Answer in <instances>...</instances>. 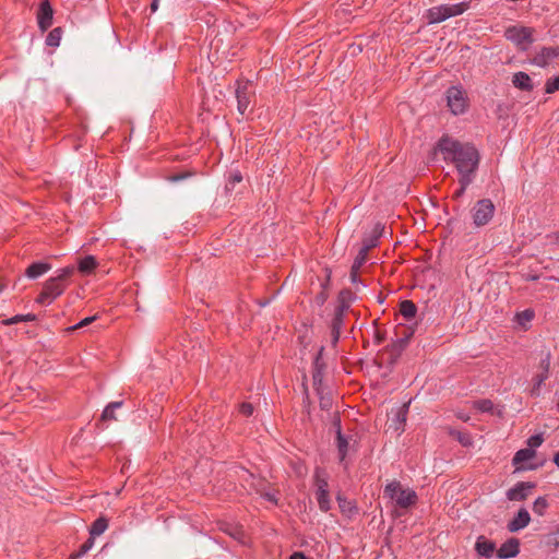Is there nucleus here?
I'll use <instances>...</instances> for the list:
<instances>
[{"label":"nucleus","instance_id":"3c124183","mask_svg":"<svg viewBox=\"0 0 559 559\" xmlns=\"http://www.w3.org/2000/svg\"><path fill=\"white\" fill-rule=\"evenodd\" d=\"M554 462L559 467V452L555 455Z\"/></svg>","mask_w":559,"mask_h":559},{"label":"nucleus","instance_id":"dca6fc26","mask_svg":"<svg viewBox=\"0 0 559 559\" xmlns=\"http://www.w3.org/2000/svg\"><path fill=\"white\" fill-rule=\"evenodd\" d=\"M536 455L533 449H521L513 456L512 463L516 466V469H534L535 466H525L524 463L532 460Z\"/></svg>","mask_w":559,"mask_h":559},{"label":"nucleus","instance_id":"a18cd8bd","mask_svg":"<svg viewBox=\"0 0 559 559\" xmlns=\"http://www.w3.org/2000/svg\"><path fill=\"white\" fill-rule=\"evenodd\" d=\"M158 2H159V0H153L152 1L151 5H150L152 12H156L157 11Z\"/></svg>","mask_w":559,"mask_h":559},{"label":"nucleus","instance_id":"9d476101","mask_svg":"<svg viewBox=\"0 0 559 559\" xmlns=\"http://www.w3.org/2000/svg\"><path fill=\"white\" fill-rule=\"evenodd\" d=\"M53 19V10L50 5L49 0H40L39 9L37 13L38 27L41 32L47 31Z\"/></svg>","mask_w":559,"mask_h":559},{"label":"nucleus","instance_id":"9b49d317","mask_svg":"<svg viewBox=\"0 0 559 559\" xmlns=\"http://www.w3.org/2000/svg\"><path fill=\"white\" fill-rule=\"evenodd\" d=\"M316 486H317V500L320 509L323 512L330 510V499H329V490H328V481L324 477L321 476L320 473H317L316 477Z\"/></svg>","mask_w":559,"mask_h":559},{"label":"nucleus","instance_id":"7c9ffc66","mask_svg":"<svg viewBox=\"0 0 559 559\" xmlns=\"http://www.w3.org/2000/svg\"><path fill=\"white\" fill-rule=\"evenodd\" d=\"M36 320V316L33 314V313H27V314H16L10 319L7 320V324H16L19 322H23V321H34Z\"/></svg>","mask_w":559,"mask_h":559},{"label":"nucleus","instance_id":"39448f33","mask_svg":"<svg viewBox=\"0 0 559 559\" xmlns=\"http://www.w3.org/2000/svg\"><path fill=\"white\" fill-rule=\"evenodd\" d=\"M506 37L522 50L527 49L534 40L533 29L524 26H511L507 28Z\"/></svg>","mask_w":559,"mask_h":559},{"label":"nucleus","instance_id":"473e14b6","mask_svg":"<svg viewBox=\"0 0 559 559\" xmlns=\"http://www.w3.org/2000/svg\"><path fill=\"white\" fill-rule=\"evenodd\" d=\"M559 90V75L555 79L548 80L546 83V93L551 94Z\"/></svg>","mask_w":559,"mask_h":559},{"label":"nucleus","instance_id":"1a4fd4ad","mask_svg":"<svg viewBox=\"0 0 559 559\" xmlns=\"http://www.w3.org/2000/svg\"><path fill=\"white\" fill-rule=\"evenodd\" d=\"M252 94L250 82H237L236 98H237V110L240 116L245 117L249 110L250 96Z\"/></svg>","mask_w":559,"mask_h":559},{"label":"nucleus","instance_id":"20e7f679","mask_svg":"<svg viewBox=\"0 0 559 559\" xmlns=\"http://www.w3.org/2000/svg\"><path fill=\"white\" fill-rule=\"evenodd\" d=\"M66 289V284L58 282L52 276L44 283L41 293L35 299V302L41 306H49L56 298L61 296Z\"/></svg>","mask_w":559,"mask_h":559},{"label":"nucleus","instance_id":"f3484780","mask_svg":"<svg viewBox=\"0 0 559 559\" xmlns=\"http://www.w3.org/2000/svg\"><path fill=\"white\" fill-rule=\"evenodd\" d=\"M531 516L526 509H520L516 516L508 524L510 532H518L530 524Z\"/></svg>","mask_w":559,"mask_h":559},{"label":"nucleus","instance_id":"423d86ee","mask_svg":"<svg viewBox=\"0 0 559 559\" xmlns=\"http://www.w3.org/2000/svg\"><path fill=\"white\" fill-rule=\"evenodd\" d=\"M495 213V205L489 199L479 200L472 209L473 222L477 227L490 222Z\"/></svg>","mask_w":559,"mask_h":559},{"label":"nucleus","instance_id":"5fc2aeb1","mask_svg":"<svg viewBox=\"0 0 559 559\" xmlns=\"http://www.w3.org/2000/svg\"><path fill=\"white\" fill-rule=\"evenodd\" d=\"M556 535L559 537V531L556 533Z\"/></svg>","mask_w":559,"mask_h":559},{"label":"nucleus","instance_id":"a211bd4d","mask_svg":"<svg viewBox=\"0 0 559 559\" xmlns=\"http://www.w3.org/2000/svg\"><path fill=\"white\" fill-rule=\"evenodd\" d=\"M519 540L515 538L507 540L499 548L498 557L503 559L515 557L519 554Z\"/></svg>","mask_w":559,"mask_h":559},{"label":"nucleus","instance_id":"5701e85b","mask_svg":"<svg viewBox=\"0 0 559 559\" xmlns=\"http://www.w3.org/2000/svg\"><path fill=\"white\" fill-rule=\"evenodd\" d=\"M107 527H108V521L106 518L100 516V518L96 519L90 528L91 537L93 538L95 536L102 535L106 531Z\"/></svg>","mask_w":559,"mask_h":559},{"label":"nucleus","instance_id":"2eb2a0df","mask_svg":"<svg viewBox=\"0 0 559 559\" xmlns=\"http://www.w3.org/2000/svg\"><path fill=\"white\" fill-rule=\"evenodd\" d=\"M376 245V241L372 240L370 243L365 245L361 250L359 251L358 255L356 257L352 270H350V280L353 283H357L358 281V271L360 266L365 263L367 259V252L370 248H372Z\"/></svg>","mask_w":559,"mask_h":559},{"label":"nucleus","instance_id":"c9c22d12","mask_svg":"<svg viewBox=\"0 0 559 559\" xmlns=\"http://www.w3.org/2000/svg\"><path fill=\"white\" fill-rule=\"evenodd\" d=\"M239 412L246 416V417H250L253 412H254V408H253V405L251 403H242L239 407Z\"/></svg>","mask_w":559,"mask_h":559},{"label":"nucleus","instance_id":"4468645a","mask_svg":"<svg viewBox=\"0 0 559 559\" xmlns=\"http://www.w3.org/2000/svg\"><path fill=\"white\" fill-rule=\"evenodd\" d=\"M52 265L46 261H36L29 264L25 270V276L28 280H37L48 271H50Z\"/></svg>","mask_w":559,"mask_h":559},{"label":"nucleus","instance_id":"6ab92c4d","mask_svg":"<svg viewBox=\"0 0 559 559\" xmlns=\"http://www.w3.org/2000/svg\"><path fill=\"white\" fill-rule=\"evenodd\" d=\"M333 426L336 428V438H337V449L341 461H343L347 454L349 441L342 435L341 431V423L338 418H335L333 421Z\"/></svg>","mask_w":559,"mask_h":559},{"label":"nucleus","instance_id":"49530a36","mask_svg":"<svg viewBox=\"0 0 559 559\" xmlns=\"http://www.w3.org/2000/svg\"><path fill=\"white\" fill-rule=\"evenodd\" d=\"M320 404H321V406H322L323 408H326V407H329V406H330L331 402H330V400H329V399H324V397H322V399H321V403H320Z\"/></svg>","mask_w":559,"mask_h":559},{"label":"nucleus","instance_id":"864d4df0","mask_svg":"<svg viewBox=\"0 0 559 559\" xmlns=\"http://www.w3.org/2000/svg\"><path fill=\"white\" fill-rule=\"evenodd\" d=\"M3 286L0 287V293L2 292Z\"/></svg>","mask_w":559,"mask_h":559},{"label":"nucleus","instance_id":"4be33fe9","mask_svg":"<svg viewBox=\"0 0 559 559\" xmlns=\"http://www.w3.org/2000/svg\"><path fill=\"white\" fill-rule=\"evenodd\" d=\"M407 343H408V336H405V337H402V338L397 340L396 342H394L390 346V348H388V352L391 356L392 362L401 355V353L406 347Z\"/></svg>","mask_w":559,"mask_h":559},{"label":"nucleus","instance_id":"a19ab883","mask_svg":"<svg viewBox=\"0 0 559 559\" xmlns=\"http://www.w3.org/2000/svg\"><path fill=\"white\" fill-rule=\"evenodd\" d=\"M549 365H550V355L548 353L546 355V358L542 360V367L545 371L544 373H548Z\"/></svg>","mask_w":559,"mask_h":559},{"label":"nucleus","instance_id":"f8f14e48","mask_svg":"<svg viewBox=\"0 0 559 559\" xmlns=\"http://www.w3.org/2000/svg\"><path fill=\"white\" fill-rule=\"evenodd\" d=\"M534 485L531 483H519L513 488H510L507 491V498L510 501H522L527 498L531 489H533Z\"/></svg>","mask_w":559,"mask_h":559},{"label":"nucleus","instance_id":"ea45409f","mask_svg":"<svg viewBox=\"0 0 559 559\" xmlns=\"http://www.w3.org/2000/svg\"><path fill=\"white\" fill-rule=\"evenodd\" d=\"M342 325V311H340L335 319H334V322H333V330L334 331H338V329L341 328Z\"/></svg>","mask_w":559,"mask_h":559},{"label":"nucleus","instance_id":"0eeeda50","mask_svg":"<svg viewBox=\"0 0 559 559\" xmlns=\"http://www.w3.org/2000/svg\"><path fill=\"white\" fill-rule=\"evenodd\" d=\"M447 100L450 110L454 115L463 114L467 107V98L465 92L457 86H452L448 90Z\"/></svg>","mask_w":559,"mask_h":559},{"label":"nucleus","instance_id":"603ef678","mask_svg":"<svg viewBox=\"0 0 559 559\" xmlns=\"http://www.w3.org/2000/svg\"><path fill=\"white\" fill-rule=\"evenodd\" d=\"M496 414H497V415H499V416H501V414H502V413H501V411H500V409H498V411L496 412Z\"/></svg>","mask_w":559,"mask_h":559},{"label":"nucleus","instance_id":"6e6552de","mask_svg":"<svg viewBox=\"0 0 559 559\" xmlns=\"http://www.w3.org/2000/svg\"><path fill=\"white\" fill-rule=\"evenodd\" d=\"M409 402L404 403L396 408H392L391 417L389 419V429L393 430L397 435H401L404 431V426L407 418Z\"/></svg>","mask_w":559,"mask_h":559},{"label":"nucleus","instance_id":"bb28decb","mask_svg":"<svg viewBox=\"0 0 559 559\" xmlns=\"http://www.w3.org/2000/svg\"><path fill=\"white\" fill-rule=\"evenodd\" d=\"M75 267L69 265L57 271V274L52 276L58 282L66 284V281L73 275Z\"/></svg>","mask_w":559,"mask_h":559},{"label":"nucleus","instance_id":"c85d7f7f","mask_svg":"<svg viewBox=\"0 0 559 559\" xmlns=\"http://www.w3.org/2000/svg\"><path fill=\"white\" fill-rule=\"evenodd\" d=\"M242 181V175L239 170L231 171L226 182V190L230 191L235 186Z\"/></svg>","mask_w":559,"mask_h":559},{"label":"nucleus","instance_id":"37998d69","mask_svg":"<svg viewBox=\"0 0 559 559\" xmlns=\"http://www.w3.org/2000/svg\"><path fill=\"white\" fill-rule=\"evenodd\" d=\"M264 498H265V499H267L269 501H272V502H274L275 504H277V498H276V495H275V493L265 492V493H264Z\"/></svg>","mask_w":559,"mask_h":559},{"label":"nucleus","instance_id":"393cba45","mask_svg":"<svg viewBox=\"0 0 559 559\" xmlns=\"http://www.w3.org/2000/svg\"><path fill=\"white\" fill-rule=\"evenodd\" d=\"M62 36V28L56 27L51 29L46 36V45L49 47H58Z\"/></svg>","mask_w":559,"mask_h":559},{"label":"nucleus","instance_id":"b1692460","mask_svg":"<svg viewBox=\"0 0 559 559\" xmlns=\"http://www.w3.org/2000/svg\"><path fill=\"white\" fill-rule=\"evenodd\" d=\"M96 259L93 255H86L80 260L78 269L81 273L88 274L96 267Z\"/></svg>","mask_w":559,"mask_h":559},{"label":"nucleus","instance_id":"6e6d98bb","mask_svg":"<svg viewBox=\"0 0 559 559\" xmlns=\"http://www.w3.org/2000/svg\"><path fill=\"white\" fill-rule=\"evenodd\" d=\"M557 239H558V241H559V234L557 235Z\"/></svg>","mask_w":559,"mask_h":559},{"label":"nucleus","instance_id":"de8ad7c7","mask_svg":"<svg viewBox=\"0 0 559 559\" xmlns=\"http://www.w3.org/2000/svg\"><path fill=\"white\" fill-rule=\"evenodd\" d=\"M547 378V373H544L539 377L538 381H537V388L545 381V379Z\"/></svg>","mask_w":559,"mask_h":559},{"label":"nucleus","instance_id":"ddd939ff","mask_svg":"<svg viewBox=\"0 0 559 559\" xmlns=\"http://www.w3.org/2000/svg\"><path fill=\"white\" fill-rule=\"evenodd\" d=\"M559 57L557 48H543L534 58L533 63L538 67H547Z\"/></svg>","mask_w":559,"mask_h":559},{"label":"nucleus","instance_id":"a878e982","mask_svg":"<svg viewBox=\"0 0 559 559\" xmlns=\"http://www.w3.org/2000/svg\"><path fill=\"white\" fill-rule=\"evenodd\" d=\"M400 311L406 319H412L416 314V306L409 300H404L400 305Z\"/></svg>","mask_w":559,"mask_h":559},{"label":"nucleus","instance_id":"79ce46f5","mask_svg":"<svg viewBox=\"0 0 559 559\" xmlns=\"http://www.w3.org/2000/svg\"><path fill=\"white\" fill-rule=\"evenodd\" d=\"M100 420L102 421H107V420H117L116 416H115V411H109L108 412V416L106 417H103V415L100 416Z\"/></svg>","mask_w":559,"mask_h":559},{"label":"nucleus","instance_id":"cd10ccee","mask_svg":"<svg viewBox=\"0 0 559 559\" xmlns=\"http://www.w3.org/2000/svg\"><path fill=\"white\" fill-rule=\"evenodd\" d=\"M474 407L481 413H495V405L490 400L476 401Z\"/></svg>","mask_w":559,"mask_h":559},{"label":"nucleus","instance_id":"09e8293b","mask_svg":"<svg viewBox=\"0 0 559 559\" xmlns=\"http://www.w3.org/2000/svg\"><path fill=\"white\" fill-rule=\"evenodd\" d=\"M383 341V336L380 332L376 333V342L380 344Z\"/></svg>","mask_w":559,"mask_h":559},{"label":"nucleus","instance_id":"7ed1b4c3","mask_svg":"<svg viewBox=\"0 0 559 559\" xmlns=\"http://www.w3.org/2000/svg\"><path fill=\"white\" fill-rule=\"evenodd\" d=\"M467 9V4L465 2L453 3V4H442L439 7H433L428 11V21L431 24L440 23L445 21L449 17L456 16L465 12Z\"/></svg>","mask_w":559,"mask_h":559},{"label":"nucleus","instance_id":"2f4dec72","mask_svg":"<svg viewBox=\"0 0 559 559\" xmlns=\"http://www.w3.org/2000/svg\"><path fill=\"white\" fill-rule=\"evenodd\" d=\"M547 508V501L545 498H537L533 504V511L538 515H543Z\"/></svg>","mask_w":559,"mask_h":559},{"label":"nucleus","instance_id":"c756f323","mask_svg":"<svg viewBox=\"0 0 559 559\" xmlns=\"http://www.w3.org/2000/svg\"><path fill=\"white\" fill-rule=\"evenodd\" d=\"M533 318H534V311L531 309H526L522 312H519L515 316L516 322L524 328H525L526 323H528Z\"/></svg>","mask_w":559,"mask_h":559},{"label":"nucleus","instance_id":"f704fd0d","mask_svg":"<svg viewBox=\"0 0 559 559\" xmlns=\"http://www.w3.org/2000/svg\"><path fill=\"white\" fill-rule=\"evenodd\" d=\"M544 439H543V436L542 435H535V436H532L528 440H527V444H528V449H533L534 448H537L539 447L542 443H543Z\"/></svg>","mask_w":559,"mask_h":559},{"label":"nucleus","instance_id":"4c0bfd02","mask_svg":"<svg viewBox=\"0 0 559 559\" xmlns=\"http://www.w3.org/2000/svg\"><path fill=\"white\" fill-rule=\"evenodd\" d=\"M93 545H94V540L91 537L80 547V550H79L76 557H81L84 554H86L93 547Z\"/></svg>","mask_w":559,"mask_h":559},{"label":"nucleus","instance_id":"72a5a7b5","mask_svg":"<svg viewBox=\"0 0 559 559\" xmlns=\"http://www.w3.org/2000/svg\"><path fill=\"white\" fill-rule=\"evenodd\" d=\"M96 316H92V317H87L83 320H81L79 323H76L75 325L69 328L70 331H74V330H78V329H81V328H84L88 324H91L92 322H94L96 320Z\"/></svg>","mask_w":559,"mask_h":559},{"label":"nucleus","instance_id":"e433bc0d","mask_svg":"<svg viewBox=\"0 0 559 559\" xmlns=\"http://www.w3.org/2000/svg\"><path fill=\"white\" fill-rule=\"evenodd\" d=\"M123 405V402L122 401H116V402H111L109 403L103 411V417H106L108 416V412L109 411H116L118 408H120L121 406Z\"/></svg>","mask_w":559,"mask_h":559},{"label":"nucleus","instance_id":"58836bf2","mask_svg":"<svg viewBox=\"0 0 559 559\" xmlns=\"http://www.w3.org/2000/svg\"><path fill=\"white\" fill-rule=\"evenodd\" d=\"M190 176H191L190 173H179V174H175V175L170 176L169 180L173 182H178V181L189 178Z\"/></svg>","mask_w":559,"mask_h":559},{"label":"nucleus","instance_id":"f257e3e1","mask_svg":"<svg viewBox=\"0 0 559 559\" xmlns=\"http://www.w3.org/2000/svg\"><path fill=\"white\" fill-rule=\"evenodd\" d=\"M438 148L443 154V159L451 162L460 175V183L469 186L478 167L479 155L476 148L468 143H461L450 138H442Z\"/></svg>","mask_w":559,"mask_h":559},{"label":"nucleus","instance_id":"412c9836","mask_svg":"<svg viewBox=\"0 0 559 559\" xmlns=\"http://www.w3.org/2000/svg\"><path fill=\"white\" fill-rule=\"evenodd\" d=\"M513 84L515 87L524 91L533 88L531 78L524 72H518L513 75Z\"/></svg>","mask_w":559,"mask_h":559},{"label":"nucleus","instance_id":"aec40b11","mask_svg":"<svg viewBox=\"0 0 559 559\" xmlns=\"http://www.w3.org/2000/svg\"><path fill=\"white\" fill-rule=\"evenodd\" d=\"M475 548L478 555L489 558L492 556L496 546L492 542L486 539L484 536H479L477 538Z\"/></svg>","mask_w":559,"mask_h":559},{"label":"nucleus","instance_id":"c03bdc74","mask_svg":"<svg viewBox=\"0 0 559 559\" xmlns=\"http://www.w3.org/2000/svg\"><path fill=\"white\" fill-rule=\"evenodd\" d=\"M460 185H461V188L455 192L456 198H460L464 193L465 189L468 187V186H463V183H460Z\"/></svg>","mask_w":559,"mask_h":559},{"label":"nucleus","instance_id":"f03ea898","mask_svg":"<svg viewBox=\"0 0 559 559\" xmlns=\"http://www.w3.org/2000/svg\"><path fill=\"white\" fill-rule=\"evenodd\" d=\"M384 496L395 501L399 508L407 509L417 502V493L405 488L400 481L393 480L384 487Z\"/></svg>","mask_w":559,"mask_h":559},{"label":"nucleus","instance_id":"8fccbe9b","mask_svg":"<svg viewBox=\"0 0 559 559\" xmlns=\"http://www.w3.org/2000/svg\"><path fill=\"white\" fill-rule=\"evenodd\" d=\"M537 278H538V277H537L536 275H527V276L525 277V280H526V281H535V280H537Z\"/></svg>","mask_w":559,"mask_h":559}]
</instances>
